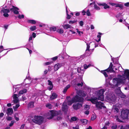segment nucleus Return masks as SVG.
<instances>
[{"label": "nucleus", "instance_id": "nucleus-1", "mask_svg": "<svg viewBox=\"0 0 129 129\" xmlns=\"http://www.w3.org/2000/svg\"><path fill=\"white\" fill-rule=\"evenodd\" d=\"M127 79L129 81V70L126 69L124 71V74L122 76L120 75V78H114L113 80L117 82L116 84V86H118L119 84L121 83L123 80H125Z\"/></svg>", "mask_w": 129, "mask_h": 129}, {"label": "nucleus", "instance_id": "nucleus-2", "mask_svg": "<svg viewBox=\"0 0 129 129\" xmlns=\"http://www.w3.org/2000/svg\"><path fill=\"white\" fill-rule=\"evenodd\" d=\"M32 120L33 122L36 124L40 125L44 121V117L39 115H35L32 118Z\"/></svg>", "mask_w": 129, "mask_h": 129}, {"label": "nucleus", "instance_id": "nucleus-3", "mask_svg": "<svg viewBox=\"0 0 129 129\" xmlns=\"http://www.w3.org/2000/svg\"><path fill=\"white\" fill-rule=\"evenodd\" d=\"M129 113V110L127 109L123 110L121 112V117L123 119L127 118Z\"/></svg>", "mask_w": 129, "mask_h": 129}, {"label": "nucleus", "instance_id": "nucleus-4", "mask_svg": "<svg viewBox=\"0 0 129 129\" xmlns=\"http://www.w3.org/2000/svg\"><path fill=\"white\" fill-rule=\"evenodd\" d=\"M105 90L103 89H101L99 90L98 93L97 95L98 97V99L102 101L104 100V93Z\"/></svg>", "mask_w": 129, "mask_h": 129}, {"label": "nucleus", "instance_id": "nucleus-5", "mask_svg": "<svg viewBox=\"0 0 129 129\" xmlns=\"http://www.w3.org/2000/svg\"><path fill=\"white\" fill-rule=\"evenodd\" d=\"M73 100L74 103L78 102L80 103H83L84 100V98L82 97L79 96L78 95H76L74 96L73 98Z\"/></svg>", "mask_w": 129, "mask_h": 129}, {"label": "nucleus", "instance_id": "nucleus-6", "mask_svg": "<svg viewBox=\"0 0 129 129\" xmlns=\"http://www.w3.org/2000/svg\"><path fill=\"white\" fill-rule=\"evenodd\" d=\"M106 99L109 101H114L116 100V98L114 94H110L106 96Z\"/></svg>", "mask_w": 129, "mask_h": 129}, {"label": "nucleus", "instance_id": "nucleus-7", "mask_svg": "<svg viewBox=\"0 0 129 129\" xmlns=\"http://www.w3.org/2000/svg\"><path fill=\"white\" fill-rule=\"evenodd\" d=\"M19 10V8L13 6H12V8L10 9L11 12H13L15 14H18L19 13L18 11Z\"/></svg>", "mask_w": 129, "mask_h": 129}, {"label": "nucleus", "instance_id": "nucleus-8", "mask_svg": "<svg viewBox=\"0 0 129 129\" xmlns=\"http://www.w3.org/2000/svg\"><path fill=\"white\" fill-rule=\"evenodd\" d=\"M68 107L67 105V103L66 102H64L62 104L61 108L62 110L65 112H67L68 109Z\"/></svg>", "mask_w": 129, "mask_h": 129}, {"label": "nucleus", "instance_id": "nucleus-9", "mask_svg": "<svg viewBox=\"0 0 129 129\" xmlns=\"http://www.w3.org/2000/svg\"><path fill=\"white\" fill-rule=\"evenodd\" d=\"M82 104L79 103H78L76 104H74L73 105V109L76 110H77L82 107Z\"/></svg>", "mask_w": 129, "mask_h": 129}, {"label": "nucleus", "instance_id": "nucleus-10", "mask_svg": "<svg viewBox=\"0 0 129 129\" xmlns=\"http://www.w3.org/2000/svg\"><path fill=\"white\" fill-rule=\"evenodd\" d=\"M98 98L95 97H91L90 99H88L87 101H89L93 104H96L98 102Z\"/></svg>", "mask_w": 129, "mask_h": 129}, {"label": "nucleus", "instance_id": "nucleus-11", "mask_svg": "<svg viewBox=\"0 0 129 129\" xmlns=\"http://www.w3.org/2000/svg\"><path fill=\"white\" fill-rule=\"evenodd\" d=\"M77 93L78 95L83 97H85L87 94V93L86 92L81 90H79Z\"/></svg>", "mask_w": 129, "mask_h": 129}, {"label": "nucleus", "instance_id": "nucleus-12", "mask_svg": "<svg viewBox=\"0 0 129 129\" xmlns=\"http://www.w3.org/2000/svg\"><path fill=\"white\" fill-rule=\"evenodd\" d=\"M16 94H14L13 95V101L14 103L16 104L19 102V100Z\"/></svg>", "mask_w": 129, "mask_h": 129}, {"label": "nucleus", "instance_id": "nucleus-13", "mask_svg": "<svg viewBox=\"0 0 129 129\" xmlns=\"http://www.w3.org/2000/svg\"><path fill=\"white\" fill-rule=\"evenodd\" d=\"M48 85H50V86L48 88V89L50 91L52 89L53 87V85L51 81L50 80H48Z\"/></svg>", "mask_w": 129, "mask_h": 129}, {"label": "nucleus", "instance_id": "nucleus-14", "mask_svg": "<svg viewBox=\"0 0 129 129\" xmlns=\"http://www.w3.org/2000/svg\"><path fill=\"white\" fill-rule=\"evenodd\" d=\"M103 103L101 102H98L96 104V107L99 109H102V105Z\"/></svg>", "mask_w": 129, "mask_h": 129}, {"label": "nucleus", "instance_id": "nucleus-15", "mask_svg": "<svg viewBox=\"0 0 129 129\" xmlns=\"http://www.w3.org/2000/svg\"><path fill=\"white\" fill-rule=\"evenodd\" d=\"M62 66V65L61 64L59 63H57L54 66V69L55 71H56L58 70V69L60 68Z\"/></svg>", "mask_w": 129, "mask_h": 129}, {"label": "nucleus", "instance_id": "nucleus-16", "mask_svg": "<svg viewBox=\"0 0 129 129\" xmlns=\"http://www.w3.org/2000/svg\"><path fill=\"white\" fill-rule=\"evenodd\" d=\"M108 71H109L107 69L101 71V72L103 74L106 78H107L108 77V75H107V73L106 72L109 73V72H108Z\"/></svg>", "mask_w": 129, "mask_h": 129}, {"label": "nucleus", "instance_id": "nucleus-17", "mask_svg": "<svg viewBox=\"0 0 129 129\" xmlns=\"http://www.w3.org/2000/svg\"><path fill=\"white\" fill-rule=\"evenodd\" d=\"M13 112V110L12 108H9L7 109V113L8 115H11Z\"/></svg>", "mask_w": 129, "mask_h": 129}, {"label": "nucleus", "instance_id": "nucleus-18", "mask_svg": "<svg viewBox=\"0 0 129 129\" xmlns=\"http://www.w3.org/2000/svg\"><path fill=\"white\" fill-rule=\"evenodd\" d=\"M57 95L55 93L53 92L52 93V95L50 97V99L51 100H53L56 98L57 97Z\"/></svg>", "mask_w": 129, "mask_h": 129}, {"label": "nucleus", "instance_id": "nucleus-19", "mask_svg": "<svg viewBox=\"0 0 129 129\" xmlns=\"http://www.w3.org/2000/svg\"><path fill=\"white\" fill-rule=\"evenodd\" d=\"M50 116L47 118L49 119H52L55 116V114L54 111L52 110L50 111Z\"/></svg>", "mask_w": 129, "mask_h": 129}, {"label": "nucleus", "instance_id": "nucleus-20", "mask_svg": "<svg viewBox=\"0 0 129 129\" xmlns=\"http://www.w3.org/2000/svg\"><path fill=\"white\" fill-rule=\"evenodd\" d=\"M10 9H5V8L3 7L2 9L1 10V12L3 13H10Z\"/></svg>", "mask_w": 129, "mask_h": 129}, {"label": "nucleus", "instance_id": "nucleus-21", "mask_svg": "<svg viewBox=\"0 0 129 129\" xmlns=\"http://www.w3.org/2000/svg\"><path fill=\"white\" fill-rule=\"evenodd\" d=\"M62 26L64 29H66L69 28H71L72 26H71L69 24H66L64 25H63Z\"/></svg>", "mask_w": 129, "mask_h": 129}, {"label": "nucleus", "instance_id": "nucleus-22", "mask_svg": "<svg viewBox=\"0 0 129 129\" xmlns=\"http://www.w3.org/2000/svg\"><path fill=\"white\" fill-rule=\"evenodd\" d=\"M24 82L26 83V84H30L31 82V79L30 78H26L25 79Z\"/></svg>", "mask_w": 129, "mask_h": 129}, {"label": "nucleus", "instance_id": "nucleus-23", "mask_svg": "<svg viewBox=\"0 0 129 129\" xmlns=\"http://www.w3.org/2000/svg\"><path fill=\"white\" fill-rule=\"evenodd\" d=\"M80 121L83 125L86 124L88 121V120L85 119H80Z\"/></svg>", "mask_w": 129, "mask_h": 129}, {"label": "nucleus", "instance_id": "nucleus-24", "mask_svg": "<svg viewBox=\"0 0 129 129\" xmlns=\"http://www.w3.org/2000/svg\"><path fill=\"white\" fill-rule=\"evenodd\" d=\"M34 102H30L28 104V107L30 108L34 107Z\"/></svg>", "mask_w": 129, "mask_h": 129}, {"label": "nucleus", "instance_id": "nucleus-25", "mask_svg": "<svg viewBox=\"0 0 129 129\" xmlns=\"http://www.w3.org/2000/svg\"><path fill=\"white\" fill-rule=\"evenodd\" d=\"M118 96L122 98H124L126 97V96L121 92L118 93Z\"/></svg>", "mask_w": 129, "mask_h": 129}, {"label": "nucleus", "instance_id": "nucleus-26", "mask_svg": "<svg viewBox=\"0 0 129 129\" xmlns=\"http://www.w3.org/2000/svg\"><path fill=\"white\" fill-rule=\"evenodd\" d=\"M27 22L28 23H30L34 24H35L36 23V21L34 20H28Z\"/></svg>", "mask_w": 129, "mask_h": 129}, {"label": "nucleus", "instance_id": "nucleus-27", "mask_svg": "<svg viewBox=\"0 0 129 129\" xmlns=\"http://www.w3.org/2000/svg\"><path fill=\"white\" fill-rule=\"evenodd\" d=\"M98 34L99 35H98L97 36V37L98 38H99V39L98 40H96V41L97 42H99L101 41V35L102 34L100 32H99L98 33Z\"/></svg>", "mask_w": 129, "mask_h": 129}, {"label": "nucleus", "instance_id": "nucleus-28", "mask_svg": "<svg viewBox=\"0 0 129 129\" xmlns=\"http://www.w3.org/2000/svg\"><path fill=\"white\" fill-rule=\"evenodd\" d=\"M74 103V101L73 100V98H72L71 100H68L67 101L68 105L69 106H70L72 105V103Z\"/></svg>", "mask_w": 129, "mask_h": 129}, {"label": "nucleus", "instance_id": "nucleus-29", "mask_svg": "<svg viewBox=\"0 0 129 129\" xmlns=\"http://www.w3.org/2000/svg\"><path fill=\"white\" fill-rule=\"evenodd\" d=\"M19 106L20 105L19 104H16L15 106H14L13 107V108L14 110H16Z\"/></svg>", "mask_w": 129, "mask_h": 129}, {"label": "nucleus", "instance_id": "nucleus-30", "mask_svg": "<svg viewBox=\"0 0 129 129\" xmlns=\"http://www.w3.org/2000/svg\"><path fill=\"white\" fill-rule=\"evenodd\" d=\"M103 6H104V8L105 9H106L107 8H110V6L108 5L106 3H103Z\"/></svg>", "mask_w": 129, "mask_h": 129}, {"label": "nucleus", "instance_id": "nucleus-31", "mask_svg": "<svg viewBox=\"0 0 129 129\" xmlns=\"http://www.w3.org/2000/svg\"><path fill=\"white\" fill-rule=\"evenodd\" d=\"M31 31H33L35 30L36 29V26H31L29 28Z\"/></svg>", "mask_w": 129, "mask_h": 129}, {"label": "nucleus", "instance_id": "nucleus-32", "mask_svg": "<svg viewBox=\"0 0 129 129\" xmlns=\"http://www.w3.org/2000/svg\"><path fill=\"white\" fill-rule=\"evenodd\" d=\"M56 31L59 34H62L64 32L63 30L61 29H58L56 30Z\"/></svg>", "mask_w": 129, "mask_h": 129}, {"label": "nucleus", "instance_id": "nucleus-33", "mask_svg": "<svg viewBox=\"0 0 129 129\" xmlns=\"http://www.w3.org/2000/svg\"><path fill=\"white\" fill-rule=\"evenodd\" d=\"M90 44H88V43L86 44V45H87V47H86V52H87V51H90Z\"/></svg>", "mask_w": 129, "mask_h": 129}, {"label": "nucleus", "instance_id": "nucleus-34", "mask_svg": "<svg viewBox=\"0 0 129 129\" xmlns=\"http://www.w3.org/2000/svg\"><path fill=\"white\" fill-rule=\"evenodd\" d=\"M79 119L76 117L74 116L72 117L71 118V120L73 121H75Z\"/></svg>", "mask_w": 129, "mask_h": 129}, {"label": "nucleus", "instance_id": "nucleus-35", "mask_svg": "<svg viewBox=\"0 0 129 129\" xmlns=\"http://www.w3.org/2000/svg\"><path fill=\"white\" fill-rule=\"evenodd\" d=\"M91 65L90 64H89L88 65H87L86 64H85L84 65V68L85 69H86L90 66Z\"/></svg>", "mask_w": 129, "mask_h": 129}, {"label": "nucleus", "instance_id": "nucleus-36", "mask_svg": "<svg viewBox=\"0 0 129 129\" xmlns=\"http://www.w3.org/2000/svg\"><path fill=\"white\" fill-rule=\"evenodd\" d=\"M47 107L49 109H51L52 107L51 104H48L46 105Z\"/></svg>", "mask_w": 129, "mask_h": 129}, {"label": "nucleus", "instance_id": "nucleus-37", "mask_svg": "<svg viewBox=\"0 0 129 129\" xmlns=\"http://www.w3.org/2000/svg\"><path fill=\"white\" fill-rule=\"evenodd\" d=\"M116 7H119L121 9H122L123 8V6L121 4H116L115 6Z\"/></svg>", "mask_w": 129, "mask_h": 129}, {"label": "nucleus", "instance_id": "nucleus-38", "mask_svg": "<svg viewBox=\"0 0 129 129\" xmlns=\"http://www.w3.org/2000/svg\"><path fill=\"white\" fill-rule=\"evenodd\" d=\"M50 30L51 31H55L56 30V28L55 27H52L50 28Z\"/></svg>", "mask_w": 129, "mask_h": 129}, {"label": "nucleus", "instance_id": "nucleus-39", "mask_svg": "<svg viewBox=\"0 0 129 129\" xmlns=\"http://www.w3.org/2000/svg\"><path fill=\"white\" fill-rule=\"evenodd\" d=\"M120 129H129V125H128L127 127H124L123 125H121Z\"/></svg>", "mask_w": 129, "mask_h": 129}, {"label": "nucleus", "instance_id": "nucleus-40", "mask_svg": "<svg viewBox=\"0 0 129 129\" xmlns=\"http://www.w3.org/2000/svg\"><path fill=\"white\" fill-rule=\"evenodd\" d=\"M9 13H3V16L5 17H9V15L8 14Z\"/></svg>", "mask_w": 129, "mask_h": 129}, {"label": "nucleus", "instance_id": "nucleus-41", "mask_svg": "<svg viewBox=\"0 0 129 129\" xmlns=\"http://www.w3.org/2000/svg\"><path fill=\"white\" fill-rule=\"evenodd\" d=\"M96 118V116L94 115H92L91 120H93Z\"/></svg>", "mask_w": 129, "mask_h": 129}, {"label": "nucleus", "instance_id": "nucleus-42", "mask_svg": "<svg viewBox=\"0 0 129 129\" xmlns=\"http://www.w3.org/2000/svg\"><path fill=\"white\" fill-rule=\"evenodd\" d=\"M94 8L96 10H99L100 9L99 7L97 6V5L95 4L94 5Z\"/></svg>", "mask_w": 129, "mask_h": 129}, {"label": "nucleus", "instance_id": "nucleus-43", "mask_svg": "<svg viewBox=\"0 0 129 129\" xmlns=\"http://www.w3.org/2000/svg\"><path fill=\"white\" fill-rule=\"evenodd\" d=\"M109 71H108V72H109L110 73H112L113 72L115 73V71L114 70H113V68H112L111 69H110L108 70Z\"/></svg>", "mask_w": 129, "mask_h": 129}, {"label": "nucleus", "instance_id": "nucleus-44", "mask_svg": "<svg viewBox=\"0 0 129 129\" xmlns=\"http://www.w3.org/2000/svg\"><path fill=\"white\" fill-rule=\"evenodd\" d=\"M113 64L112 62H110L109 66L108 68L107 69L108 70L110 69H111L113 68Z\"/></svg>", "mask_w": 129, "mask_h": 129}, {"label": "nucleus", "instance_id": "nucleus-45", "mask_svg": "<svg viewBox=\"0 0 129 129\" xmlns=\"http://www.w3.org/2000/svg\"><path fill=\"white\" fill-rule=\"evenodd\" d=\"M86 14L87 16H89L91 15V14L89 9L87 10L86 12Z\"/></svg>", "mask_w": 129, "mask_h": 129}, {"label": "nucleus", "instance_id": "nucleus-46", "mask_svg": "<svg viewBox=\"0 0 129 129\" xmlns=\"http://www.w3.org/2000/svg\"><path fill=\"white\" fill-rule=\"evenodd\" d=\"M77 22L76 20L72 21L71 20L69 21V24H73L76 23Z\"/></svg>", "mask_w": 129, "mask_h": 129}, {"label": "nucleus", "instance_id": "nucleus-47", "mask_svg": "<svg viewBox=\"0 0 129 129\" xmlns=\"http://www.w3.org/2000/svg\"><path fill=\"white\" fill-rule=\"evenodd\" d=\"M24 16L22 14L21 15H18V17L19 19H21L22 18H24Z\"/></svg>", "mask_w": 129, "mask_h": 129}, {"label": "nucleus", "instance_id": "nucleus-48", "mask_svg": "<svg viewBox=\"0 0 129 129\" xmlns=\"http://www.w3.org/2000/svg\"><path fill=\"white\" fill-rule=\"evenodd\" d=\"M83 85V83L82 82L81 83H78L77 84V85L78 86L81 87Z\"/></svg>", "mask_w": 129, "mask_h": 129}, {"label": "nucleus", "instance_id": "nucleus-49", "mask_svg": "<svg viewBox=\"0 0 129 129\" xmlns=\"http://www.w3.org/2000/svg\"><path fill=\"white\" fill-rule=\"evenodd\" d=\"M84 22L82 21H80L79 23V25L81 26H82L83 25Z\"/></svg>", "mask_w": 129, "mask_h": 129}, {"label": "nucleus", "instance_id": "nucleus-50", "mask_svg": "<svg viewBox=\"0 0 129 129\" xmlns=\"http://www.w3.org/2000/svg\"><path fill=\"white\" fill-rule=\"evenodd\" d=\"M119 110L117 107H115L114 108V111L116 112L117 113H118L119 112Z\"/></svg>", "mask_w": 129, "mask_h": 129}, {"label": "nucleus", "instance_id": "nucleus-51", "mask_svg": "<svg viewBox=\"0 0 129 129\" xmlns=\"http://www.w3.org/2000/svg\"><path fill=\"white\" fill-rule=\"evenodd\" d=\"M14 122V120L12 121L11 122V123L9 124V126H12L13 125Z\"/></svg>", "mask_w": 129, "mask_h": 129}, {"label": "nucleus", "instance_id": "nucleus-52", "mask_svg": "<svg viewBox=\"0 0 129 129\" xmlns=\"http://www.w3.org/2000/svg\"><path fill=\"white\" fill-rule=\"evenodd\" d=\"M58 57L57 56H56L52 58V60L54 61L56 60L58 58Z\"/></svg>", "mask_w": 129, "mask_h": 129}, {"label": "nucleus", "instance_id": "nucleus-53", "mask_svg": "<svg viewBox=\"0 0 129 129\" xmlns=\"http://www.w3.org/2000/svg\"><path fill=\"white\" fill-rule=\"evenodd\" d=\"M54 112L55 114V116L58 115L59 114V113L58 111H54Z\"/></svg>", "mask_w": 129, "mask_h": 129}, {"label": "nucleus", "instance_id": "nucleus-54", "mask_svg": "<svg viewBox=\"0 0 129 129\" xmlns=\"http://www.w3.org/2000/svg\"><path fill=\"white\" fill-rule=\"evenodd\" d=\"M4 48L3 46H0V53L3 50V49Z\"/></svg>", "mask_w": 129, "mask_h": 129}, {"label": "nucleus", "instance_id": "nucleus-55", "mask_svg": "<svg viewBox=\"0 0 129 129\" xmlns=\"http://www.w3.org/2000/svg\"><path fill=\"white\" fill-rule=\"evenodd\" d=\"M77 71L78 73H80L81 71V68H78L77 70Z\"/></svg>", "mask_w": 129, "mask_h": 129}, {"label": "nucleus", "instance_id": "nucleus-56", "mask_svg": "<svg viewBox=\"0 0 129 129\" xmlns=\"http://www.w3.org/2000/svg\"><path fill=\"white\" fill-rule=\"evenodd\" d=\"M117 127V125H115L114 126H112L111 127V128L112 129H116Z\"/></svg>", "mask_w": 129, "mask_h": 129}, {"label": "nucleus", "instance_id": "nucleus-57", "mask_svg": "<svg viewBox=\"0 0 129 129\" xmlns=\"http://www.w3.org/2000/svg\"><path fill=\"white\" fill-rule=\"evenodd\" d=\"M71 17V16L68 14H67V18L68 19H70Z\"/></svg>", "mask_w": 129, "mask_h": 129}, {"label": "nucleus", "instance_id": "nucleus-58", "mask_svg": "<svg viewBox=\"0 0 129 129\" xmlns=\"http://www.w3.org/2000/svg\"><path fill=\"white\" fill-rule=\"evenodd\" d=\"M116 118V119L119 122H122V121L121 120H120V119L119 118L118 116H117Z\"/></svg>", "mask_w": 129, "mask_h": 129}, {"label": "nucleus", "instance_id": "nucleus-59", "mask_svg": "<svg viewBox=\"0 0 129 129\" xmlns=\"http://www.w3.org/2000/svg\"><path fill=\"white\" fill-rule=\"evenodd\" d=\"M12 119V118L11 117H9L7 119V120L8 121H10Z\"/></svg>", "mask_w": 129, "mask_h": 129}, {"label": "nucleus", "instance_id": "nucleus-60", "mask_svg": "<svg viewBox=\"0 0 129 129\" xmlns=\"http://www.w3.org/2000/svg\"><path fill=\"white\" fill-rule=\"evenodd\" d=\"M51 62H48L45 63V64L46 65H47L50 64H51Z\"/></svg>", "mask_w": 129, "mask_h": 129}, {"label": "nucleus", "instance_id": "nucleus-61", "mask_svg": "<svg viewBox=\"0 0 129 129\" xmlns=\"http://www.w3.org/2000/svg\"><path fill=\"white\" fill-rule=\"evenodd\" d=\"M124 5L125 6L127 7L129 6V2L125 3Z\"/></svg>", "mask_w": 129, "mask_h": 129}, {"label": "nucleus", "instance_id": "nucleus-62", "mask_svg": "<svg viewBox=\"0 0 129 129\" xmlns=\"http://www.w3.org/2000/svg\"><path fill=\"white\" fill-rule=\"evenodd\" d=\"M4 115L3 113L2 112L0 113V118L4 116Z\"/></svg>", "mask_w": 129, "mask_h": 129}, {"label": "nucleus", "instance_id": "nucleus-63", "mask_svg": "<svg viewBox=\"0 0 129 129\" xmlns=\"http://www.w3.org/2000/svg\"><path fill=\"white\" fill-rule=\"evenodd\" d=\"M57 120H59L62 119V118L60 116H57Z\"/></svg>", "mask_w": 129, "mask_h": 129}, {"label": "nucleus", "instance_id": "nucleus-64", "mask_svg": "<svg viewBox=\"0 0 129 129\" xmlns=\"http://www.w3.org/2000/svg\"><path fill=\"white\" fill-rule=\"evenodd\" d=\"M24 124H22L21 126L20 129H23L24 127Z\"/></svg>", "mask_w": 129, "mask_h": 129}]
</instances>
